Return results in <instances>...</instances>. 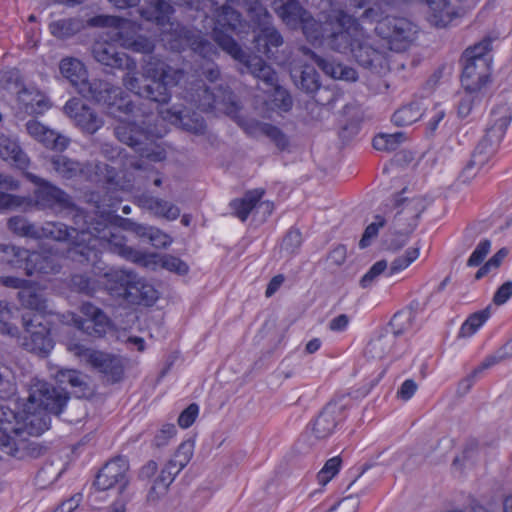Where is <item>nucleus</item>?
<instances>
[{"label": "nucleus", "mask_w": 512, "mask_h": 512, "mask_svg": "<svg viewBox=\"0 0 512 512\" xmlns=\"http://www.w3.org/2000/svg\"><path fill=\"white\" fill-rule=\"evenodd\" d=\"M42 316L26 313L22 316L25 329L22 346L39 355L48 354L53 348V341L48 328L41 322Z\"/></svg>", "instance_id": "2eb2a0df"}, {"label": "nucleus", "mask_w": 512, "mask_h": 512, "mask_svg": "<svg viewBox=\"0 0 512 512\" xmlns=\"http://www.w3.org/2000/svg\"><path fill=\"white\" fill-rule=\"evenodd\" d=\"M139 207L150 211L153 215L167 220H176L180 216V209L171 202L143 193L136 197Z\"/></svg>", "instance_id": "7c9ffc66"}, {"label": "nucleus", "mask_w": 512, "mask_h": 512, "mask_svg": "<svg viewBox=\"0 0 512 512\" xmlns=\"http://www.w3.org/2000/svg\"><path fill=\"white\" fill-rule=\"evenodd\" d=\"M37 234L39 239H51L55 241H68L73 239L72 244L75 242V236L78 231L74 228H69L61 222H46L42 226H38Z\"/></svg>", "instance_id": "c9c22d12"}, {"label": "nucleus", "mask_w": 512, "mask_h": 512, "mask_svg": "<svg viewBox=\"0 0 512 512\" xmlns=\"http://www.w3.org/2000/svg\"><path fill=\"white\" fill-rule=\"evenodd\" d=\"M81 23L72 18L61 19L50 23L49 29L53 36L65 39L75 35L81 29Z\"/></svg>", "instance_id": "09e8293b"}, {"label": "nucleus", "mask_w": 512, "mask_h": 512, "mask_svg": "<svg viewBox=\"0 0 512 512\" xmlns=\"http://www.w3.org/2000/svg\"><path fill=\"white\" fill-rule=\"evenodd\" d=\"M257 128L259 132L268 137L279 150L283 151L289 146L288 137L278 127L269 123H258Z\"/></svg>", "instance_id": "5fc2aeb1"}, {"label": "nucleus", "mask_w": 512, "mask_h": 512, "mask_svg": "<svg viewBox=\"0 0 512 512\" xmlns=\"http://www.w3.org/2000/svg\"><path fill=\"white\" fill-rule=\"evenodd\" d=\"M489 316V309H484L482 311L473 313L462 324L458 336L461 338H467L472 336L486 322Z\"/></svg>", "instance_id": "603ef678"}, {"label": "nucleus", "mask_w": 512, "mask_h": 512, "mask_svg": "<svg viewBox=\"0 0 512 512\" xmlns=\"http://www.w3.org/2000/svg\"><path fill=\"white\" fill-rule=\"evenodd\" d=\"M126 71L122 82L127 90L161 105L170 101L171 88L177 86L184 75L182 69L172 67L164 60L152 55L144 60L142 66L145 84H141L136 76V68Z\"/></svg>", "instance_id": "f257e3e1"}, {"label": "nucleus", "mask_w": 512, "mask_h": 512, "mask_svg": "<svg viewBox=\"0 0 512 512\" xmlns=\"http://www.w3.org/2000/svg\"><path fill=\"white\" fill-rule=\"evenodd\" d=\"M85 223L86 229L78 231L75 242L67 250V257L81 265L91 266L97 274L104 269L97 244L102 240V232L114 227L109 226L108 214H101L98 218L86 216Z\"/></svg>", "instance_id": "7ed1b4c3"}, {"label": "nucleus", "mask_w": 512, "mask_h": 512, "mask_svg": "<svg viewBox=\"0 0 512 512\" xmlns=\"http://www.w3.org/2000/svg\"><path fill=\"white\" fill-rule=\"evenodd\" d=\"M411 233L406 231H395L391 228V231L385 236L384 245L386 249L391 251H397L404 247L407 243Z\"/></svg>", "instance_id": "0e129e2a"}, {"label": "nucleus", "mask_w": 512, "mask_h": 512, "mask_svg": "<svg viewBox=\"0 0 512 512\" xmlns=\"http://www.w3.org/2000/svg\"><path fill=\"white\" fill-rule=\"evenodd\" d=\"M8 228L10 231L21 237H27L34 240L39 239L37 234L38 226L30 223L22 216H14L8 220Z\"/></svg>", "instance_id": "8fccbe9b"}, {"label": "nucleus", "mask_w": 512, "mask_h": 512, "mask_svg": "<svg viewBox=\"0 0 512 512\" xmlns=\"http://www.w3.org/2000/svg\"><path fill=\"white\" fill-rule=\"evenodd\" d=\"M254 3L248 8L250 20L259 28L271 25L272 16L268 10L258 3L257 0H253Z\"/></svg>", "instance_id": "4d7b16f0"}, {"label": "nucleus", "mask_w": 512, "mask_h": 512, "mask_svg": "<svg viewBox=\"0 0 512 512\" xmlns=\"http://www.w3.org/2000/svg\"><path fill=\"white\" fill-rule=\"evenodd\" d=\"M102 240L97 244L111 253L117 254L125 260L136 264L147 266L149 261L147 253L141 252L129 245L125 235L118 229L105 230L102 232Z\"/></svg>", "instance_id": "a211bd4d"}, {"label": "nucleus", "mask_w": 512, "mask_h": 512, "mask_svg": "<svg viewBox=\"0 0 512 512\" xmlns=\"http://www.w3.org/2000/svg\"><path fill=\"white\" fill-rule=\"evenodd\" d=\"M423 115L420 102H412L399 108L392 116V121L397 126H407L418 121Z\"/></svg>", "instance_id": "79ce46f5"}, {"label": "nucleus", "mask_w": 512, "mask_h": 512, "mask_svg": "<svg viewBox=\"0 0 512 512\" xmlns=\"http://www.w3.org/2000/svg\"><path fill=\"white\" fill-rule=\"evenodd\" d=\"M18 415L9 406L0 404V450L8 455H15L22 444L14 437Z\"/></svg>", "instance_id": "393cba45"}, {"label": "nucleus", "mask_w": 512, "mask_h": 512, "mask_svg": "<svg viewBox=\"0 0 512 512\" xmlns=\"http://www.w3.org/2000/svg\"><path fill=\"white\" fill-rule=\"evenodd\" d=\"M256 41L258 45L264 46L263 52L268 57H270L272 48H278L284 43L283 37L280 34V32L271 25L262 27L256 38Z\"/></svg>", "instance_id": "49530a36"}, {"label": "nucleus", "mask_w": 512, "mask_h": 512, "mask_svg": "<svg viewBox=\"0 0 512 512\" xmlns=\"http://www.w3.org/2000/svg\"><path fill=\"white\" fill-rule=\"evenodd\" d=\"M491 50V41L483 40L473 47L467 48L463 53V61L474 62L478 58L483 60H491L488 53Z\"/></svg>", "instance_id": "bf43d9fd"}, {"label": "nucleus", "mask_w": 512, "mask_h": 512, "mask_svg": "<svg viewBox=\"0 0 512 512\" xmlns=\"http://www.w3.org/2000/svg\"><path fill=\"white\" fill-rule=\"evenodd\" d=\"M395 340V335L385 330L368 343L365 354L371 359H383L392 352Z\"/></svg>", "instance_id": "e433bc0d"}, {"label": "nucleus", "mask_w": 512, "mask_h": 512, "mask_svg": "<svg viewBox=\"0 0 512 512\" xmlns=\"http://www.w3.org/2000/svg\"><path fill=\"white\" fill-rule=\"evenodd\" d=\"M84 98L103 105L107 114L114 118L128 116L134 111L132 100L124 93L122 88L101 79L88 80L82 85L80 93Z\"/></svg>", "instance_id": "20e7f679"}, {"label": "nucleus", "mask_w": 512, "mask_h": 512, "mask_svg": "<svg viewBox=\"0 0 512 512\" xmlns=\"http://www.w3.org/2000/svg\"><path fill=\"white\" fill-rule=\"evenodd\" d=\"M83 317L71 314V322L81 331L92 337H103L111 329L107 315L95 305L85 302L80 306Z\"/></svg>", "instance_id": "f3484780"}, {"label": "nucleus", "mask_w": 512, "mask_h": 512, "mask_svg": "<svg viewBox=\"0 0 512 512\" xmlns=\"http://www.w3.org/2000/svg\"><path fill=\"white\" fill-rule=\"evenodd\" d=\"M171 484L172 482L158 475L146 495V502L149 505H156L167 494Z\"/></svg>", "instance_id": "6e6d98bb"}, {"label": "nucleus", "mask_w": 512, "mask_h": 512, "mask_svg": "<svg viewBox=\"0 0 512 512\" xmlns=\"http://www.w3.org/2000/svg\"><path fill=\"white\" fill-rule=\"evenodd\" d=\"M54 270L51 259L39 252L28 253V258L24 266V272L27 276H32L36 273H50Z\"/></svg>", "instance_id": "37998d69"}, {"label": "nucleus", "mask_w": 512, "mask_h": 512, "mask_svg": "<svg viewBox=\"0 0 512 512\" xmlns=\"http://www.w3.org/2000/svg\"><path fill=\"white\" fill-rule=\"evenodd\" d=\"M114 135L141 157L154 162L166 157L165 151L155 144V134L135 122L120 121L114 128Z\"/></svg>", "instance_id": "0eeeda50"}, {"label": "nucleus", "mask_w": 512, "mask_h": 512, "mask_svg": "<svg viewBox=\"0 0 512 512\" xmlns=\"http://www.w3.org/2000/svg\"><path fill=\"white\" fill-rule=\"evenodd\" d=\"M60 72L80 93L83 84H86L87 71L83 63L72 57L64 58L60 62Z\"/></svg>", "instance_id": "72a5a7b5"}, {"label": "nucleus", "mask_w": 512, "mask_h": 512, "mask_svg": "<svg viewBox=\"0 0 512 512\" xmlns=\"http://www.w3.org/2000/svg\"><path fill=\"white\" fill-rule=\"evenodd\" d=\"M299 50L304 55L310 56L326 75L335 79H342L346 81H355L357 79V72L353 68L318 56L308 47L302 46L299 48Z\"/></svg>", "instance_id": "c756f323"}, {"label": "nucleus", "mask_w": 512, "mask_h": 512, "mask_svg": "<svg viewBox=\"0 0 512 512\" xmlns=\"http://www.w3.org/2000/svg\"><path fill=\"white\" fill-rule=\"evenodd\" d=\"M263 195L264 190L259 188L246 192L241 199L233 200L230 205L234 211V214L241 221H245Z\"/></svg>", "instance_id": "58836bf2"}, {"label": "nucleus", "mask_w": 512, "mask_h": 512, "mask_svg": "<svg viewBox=\"0 0 512 512\" xmlns=\"http://www.w3.org/2000/svg\"><path fill=\"white\" fill-rule=\"evenodd\" d=\"M376 33L390 44V49L404 50L415 38L416 26L406 18L386 17L375 27Z\"/></svg>", "instance_id": "ddd939ff"}, {"label": "nucleus", "mask_w": 512, "mask_h": 512, "mask_svg": "<svg viewBox=\"0 0 512 512\" xmlns=\"http://www.w3.org/2000/svg\"><path fill=\"white\" fill-rule=\"evenodd\" d=\"M50 418L43 410L29 405V402L23 405V410L18 415L15 436L22 437L24 434L29 436H39L49 428Z\"/></svg>", "instance_id": "6ab92c4d"}, {"label": "nucleus", "mask_w": 512, "mask_h": 512, "mask_svg": "<svg viewBox=\"0 0 512 512\" xmlns=\"http://www.w3.org/2000/svg\"><path fill=\"white\" fill-rule=\"evenodd\" d=\"M27 177L37 185L34 198L39 209L61 213L75 208L72 198L59 187L34 174H28Z\"/></svg>", "instance_id": "f8f14e48"}, {"label": "nucleus", "mask_w": 512, "mask_h": 512, "mask_svg": "<svg viewBox=\"0 0 512 512\" xmlns=\"http://www.w3.org/2000/svg\"><path fill=\"white\" fill-rule=\"evenodd\" d=\"M273 89H274V94H273L272 101H273L274 105L278 109H280L284 112H288L289 110H291L292 105H293V100H292L291 95L288 93V91L279 85H276V87H273Z\"/></svg>", "instance_id": "774afa93"}, {"label": "nucleus", "mask_w": 512, "mask_h": 512, "mask_svg": "<svg viewBox=\"0 0 512 512\" xmlns=\"http://www.w3.org/2000/svg\"><path fill=\"white\" fill-rule=\"evenodd\" d=\"M512 120V110L505 103L497 104L491 112V125L472 154V164L483 168L496 153L497 148Z\"/></svg>", "instance_id": "39448f33"}, {"label": "nucleus", "mask_w": 512, "mask_h": 512, "mask_svg": "<svg viewBox=\"0 0 512 512\" xmlns=\"http://www.w3.org/2000/svg\"><path fill=\"white\" fill-rule=\"evenodd\" d=\"M340 466V457H333L327 460L324 467L317 474L319 484L326 485L338 473Z\"/></svg>", "instance_id": "e2e57ef3"}, {"label": "nucleus", "mask_w": 512, "mask_h": 512, "mask_svg": "<svg viewBox=\"0 0 512 512\" xmlns=\"http://www.w3.org/2000/svg\"><path fill=\"white\" fill-rule=\"evenodd\" d=\"M105 276L120 286L119 295L131 304L149 306L158 299V292L153 285L133 271L118 269L105 273Z\"/></svg>", "instance_id": "6e6552de"}, {"label": "nucleus", "mask_w": 512, "mask_h": 512, "mask_svg": "<svg viewBox=\"0 0 512 512\" xmlns=\"http://www.w3.org/2000/svg\"><path fill=\"white\" fill-rule=\"evenodd\" d=\"M214 34L217 44L235 60L244 64L255 78L270 88L278 85L277 73L262 58L247 54L231 36L218 31H215Z\"/></svg>", "instance_id": "1a4fd4ad"}, {"label": "nucleus", "mask_w": 512, "mask_h": 512, "mask_svg": "<svg viewBox=\"0 0 512 512\" xmlns=\"http://www.w3.org/2000/svg\"><path fill=\"white\" fill-rule=\"evenodd\" d=\"M492 367V364L489 362L487 358L484 359V361L477 366L467 377L462 379L458 384L457 393L460 395L467 394L470 389L472 388L476 377L485 369H488Z\"/></svg>", "instance_id": "680f3d73"}, {"label": "nucleus", "mask_w": 512, "mask_h": 512, "mask_svg": "<svg viewBox=\"0 0 512 512\" xmlns=\"http://www.w3.org/2000/svg\"><path fill=\"white\" fill-rule=\"evenodd\" d=\"M406 139L403 132L379 134L373 139V147L379 151L391 152L396 150Z\"/></svg>", "instance_id": "864d4df0"}, {"label": "nucleus", "mask_w": 512, "mask_h": 512, "mask_svg": "<svg viewBox=\"0 0 512 512\" xmlns=\"http://www.w3.org/2000/svg\"><path fill=\"white\" fill-rule=\"evenodd\" d=\"M52 169L62 178L71 179L81 172V164L64 155L53 156L50 160Z\"/></svg>", "instance_id": "c03bdc74"}, {"label": "nucleus", "mask_w": 512, "mask_h": 512, "mask_svg": "<svg viewBox=\"0 0 512 512\" xmlns=\"http://www.w3.org/2000/svg\"><path fill=\"white\" fill-rule=\"evenodd\" d=\"M352 57L360 66L373 72L380 73L389 68L386 45L381 41L365 36L364 33L353 44Z\"/></svg>", "instance_id": "9b49d317"}, {"label": "nucleus", "mask_w": 512, "mask_h": 512, "mask_svg": "<svg viewBox=\"0 0 512 512\" xmlns=\"http://www.w3.org/2000/svg\"><path fill=\"white\" fill-rule=\"evenodd\" d=\"M111 39L118 42L122 47L130 49L134 52L149 54L154 50L153 42L144 37L137 36L135 38H123L121 32L115 31Z\"/></svg>", "instance_id": "a18cd8bd"}, {"label": "nucleus", "mask_w": 512, "mask_h": 512, "mask_svg": "<svg viewBox=\"0 0 512 512\" xmlns=\"http://www.w3.org/2000/svg\"><path fill=\"white\" fill-rule=\"evenodd\" d=\"M92 55L98 63L114 69L133 70L137 68L133 59L126 53L118 51L114 40L113 42L106 40L95 42L92 46Z\"/></svg>", "instance_id": "412c9836"}, {"label": "nucleus", "mask_w": 512, "mask_h": 512, "mask_svg": "<svg viewBox=\"0 0 512 512\" xmlns=\"http://www.w3.org/2000/svg\"><path fill=\"white\" fill-rule=\"evenodd\" d=\"M0 158L11 161L20 169H25L29 165V158L17 141L4 135H0Z\"/></svg>", "instance_id": "f704fd0d"}, {"label": "nucleus", "mask_w": 512, "mask_h": 512, "mask_svg": "<svg viewBox=\"0 0 512 512\" xmlns=\"http://www.w3.org/2000/svg\"><path fill=\"white\" fill-rule=\"evenodd\" d=\"M16 377L12 368L0 362V399H10L16 394Z\"/></svg>", "instance_id": "de8ad7c7"}, {"label": "nucleus", "mask_w": 512, "mask_h": 512, "mask_svg": "<svg viewBox=\"0 0 512 512\" xmlns=\"http://www.w3.org/2000/svg\"><path fill=\"white\" fill-rule=\"evenodd\" d=\"M128 470V461L122 457H117L104 465L97 474L94 484L99 490L103 491L118 485L119 491L122 493L129 483Z\"/></svg>", "instance_id": "aec40b11"}, {"label": "nucleus", "mask_w": 512, "mask_h": 512, "mask_svg": "<svg viewBox=\"0 0 512 512\" xmlns=\"http://www.w3.org/2000/svg\"><path fill=\"white\" fill-rule=\"evenodd\" d=\"M68 396L44 381H36L30 388L27 401L44 412L58 415L66 405Z\"/></svg>", "instance_id": "dca6fc26"}, {"label": "nucleus", "mask_w": 512, "mask_h": 512, "mask_svg": "<svg viewBox=\"0 0 512 512\" xmlns=\"http://www.w3.org/2000/svg\"><path fill=\"white\" fill-rule=\"evenodd\" d=\"M18 298L21 304L31 310L44 312L46 310V300L42 295L32 288L25 287L18 292Z\"/></svg>", "instance_id": "3c124183"}, {"label": "nucleus", "mask_w": 512, "mask_h": 512, "mask_svg": "<svg viewBox=\"0 0 512 512\" xmlns=\"http://www.w3.org/2000/svg\"><path fill=\"white\" fill-rule=\"evenodd\" d=\"M64 112L84 132L94 134L103 126V120L80 99H70L64 106Z\"/></svg>", "instance_id": "b1692460"}, {"label": "nucleus", "mask_w": 512, "mask_h": 512, "mask_svg": "<svg viewBox=\"0 0 512 512\" xmlns=\"http://www.w3.org/2000/svg\"><path fill=\"white\" fill-rule=\"evenodd\" d=\"M194 453V441L188 439L182 442L173 457L164 465L160 474L168 481L173 482L175 477L186 467Z\"/></svg>", "instance_id": "c85d7f7f"}, {"label": "nucleus", "mask_w": 512, "mask_h": 512, "mask_svg": "<svg viewBox=\"0 0 512 512\" xmlns=\"http://www.w3.org/2000/svg\"><path fill=\"white\" fill-rule=\"evenodd\" d=\"M344 406L338 401H330L319 413L312 425V432L318 439L330 436L338 423Z\"/></svg>", "instance_id": "cd10ccee"}, {"label": "nucleus", "mask_w": 512, "mask_h": 512, "mask_svg": "<svg viewBox=\"0 0 512 512\" xmlns=\"http://www.w3.org/2000/svg\"><path fill=\"white\" fill-rule=\"evenodd\" d=\"M187 98L202 111H217L235 118L240 110L237 97L229 88L217 86L211 89L201 81L194 85Z\"/></svg>", "instance_id": "423d86ee"}, {"label": "nucleus", "mask_w": 512, "mask_h": 512, "mask_svg": "<svg viewBox=\"0 0 512 512\" xmlns=\"http://www.w3.org/2000/svg\"><path fill=\"white\" fill-rule=\"evenodd\" d=\"M70 285L72 289L86 295H92L96 290V282L84 274L73 275Z\"/></svg>", "instance_id": "052dcab7"}, {"label": "nucleus", "mask_w": 512, "mask_h": 512, "mask_svg": "<svg viewBox=\"0 0 512 512\" xmlns=\"http://www.w3.org/2000/svg\"><path fill=\"white\" fill-rule=\"evenodd\" d=\"M163 119L170 121L175 125H179L183 130L203 135L207 126L204 118L197 112H184L175 106L161 112Z\"/></svg>", "instance_id": "a878e982"}, {"label": "nucleus", "mask_w": 512, "mask_h": 512, "mask_svg": "<svg viewBox=\"0 0 512 512\" xmlns=\"http://www.w3.org/2000/svg\"><path fill=\"white\" fill-rule=\"evenodd\" d=\"M277 14L288 27L296 29L301 26L304 35H307L309 38L318 37V31L315 33L309 32L310 26H317V21L296 0H288L283 3L277 8Z\"/></svg>", "instance_id": "5701e85b"}, {"label": "nucleus", "mask_w": 512, "mask_h": 512, "mask_svg": "<svg viewBox=\"0 0 512 512\" xmlns=\"http://www.w3.org/2000/svg\"><path fill=\"white\" fill-rule=\"evenodd\" d=\"M419 256V247H412L406 250L405 255L396 258L390 266V274L406 269Z\"/></svg>", "instance_id": "69168bd1"}, {"label": "nucleus", "mask_w": 512, "mask_h": 512, "mask_svg": "<svg viewBox=\"0 0 512 512\" xmlns=\"http://www.w3.org/2000/svg\"><path fill=\"white\" fill-rule=\"evenodd\" d=\"M387 267L388 264L386 260L377 261L361 278L360 286L362 288L371 287L375 280L387 269Z\"/></svg>", "instance_id": "338daca9"}, {"label": "nucleus", "mask_w": 512, "mask_h": 512, "mask_svg": "<svg viewBox=\"0 0 512 512\" xmlns=\"http://www.w3.org/2000/svg\"><path fill=\"white\" fill-rule=\"evenodd\" d=\"M174 8L166 0H150L149 8L139 9L142 18L155 21L160 26H168L163 30L173 49H183L189 46L194 52L204 58H210L216 54L214 45L203 38L199 33L193 32L178 22H171L170 16Z\"/></svg>", "instance_id": "f03ea898"}, {"label": "nucleus", "mask_w": 512, "mask_h": 512, "mask_svg": "<svg viewBox=\"0 0 512 512\" xmlns=\"http://www.w3.org/2000/svg\"><path fill=\"white\" fill-rule=\"evenodd\" d=\"M333 19L339 30L329 36L328 45L337 52L347 53L349 51L352 54L353 44L363 33L358 19L343 10L335 11Z\"/></svg>", "instance_id": "4468645a"}, {"label": "nucleus", "mask_w": 512, "mask_h": 512, "mask_svg": "<svg viewBox=\"0 0 512 512\" xmlns=\"http://www.w3.org/2000/svg\"><path fill=\"white\" fill-rule=\"evenodd\" d=\"M463 0H425L427 19L435 27L447 26L458 15V3Z\"/></svg>", "instance_id": "bb28decb"}, {"label": "nucleus", "mask_w": 512, "mask_h": 512, "mask_svg": "<svg viewBox=\"0 0 512 512\" xmlns=\"http://www.w3.org/2000/svg\"><path fill=\"white\" fill-rule=\"evenodd\" d=\"M405 189L397 194L392 200L389 212L395 211L392 216V229L395 231H406L412 233L417 226L418 219L422 212L425 210L426 205L422 198H407L403 197Z\"/></svg>", "instance_id": "9d476101"}, {"label": "nucleus", "mask_w": 512, "mask_h": 512, "mask_svg": "<svg viewBox=\"0 0 512 512\" xmlns=\"http://www.w3.org/2000/svg\"><path fill=\"white\" fill-rule=\"evenodd\" d=\"M415 318L416 312L411 307L397 312L389 322V333H393L396 338L409 332L414 326Z\"/></svg>", "instance_id": "ea45409f"}, {"label": "nucleus", "mask_w": 512, "mask_h": 512, "mask_svg": "<svg viewBox=\"0 0 512 512\" xmlns=\"http://www.w3.org/2000/svg\"><path fill=\"white\" fill-rule=\"evenodd\" d=\"M29 250L10 244H0V260L11 267L24 270Z\"/></svg>", "instance_id": "a19ab883"}, {"label": "nucleus", "mask_w": 512, "mask_h": 512, "mask_svg": "<svg viewBox=\"0 0 512 512\" xmlns=\"http://www.w3.org/2000/svg\"><path fill=\"white\" fill-rule=\"evenodd\" d=\"M38 142L42 143L49 149L63 151L67 148L69 139L54 130L47 128L45 134L42 135Z\"/></svg>", "instance_id": "13d9d810"}, {"label": "nucleus", "mask_w": 512, "mask_h": 512, "mask_svg": "<svg viewBox=\"0 0 512 512\" xmlns=\"http://www.w3.org/2000/svg\"><path fill=\"white\" fill-rule=\"evenodd\" d=\"M218 25L232 30L240 24L241 15L232 7L236 0H207Z\"/></svg>", "instance_id": "2f4dec72"}, {"label": "nucleus", "mask_w": 512, "mask_h": 512, "mask_svg": "<svg viewBox=\"0 0 512 512\" xmlns=\"http://www.w3.org/2000/svg\"><path fill=\"white\" fill-rule=\"evenodd\" d=\"M491 78V60L478 58L474 62H465L461 75V83L465 92H481Z\"/></svg>", "instance_id": "4be33fe9"}, {"label": "nucleus", "mask_w": 512, "mask_h": 512, "mask_svg": "<svg viewBox=\"0 0 512 512\" xmlns=\"http://www.w3.org/2000/svg\"><path fill=\"white\" fill-rule=\"evenodd\" d=\"M291 76L296 86L306 93H314L320 88L319 75L312 66L293 69Z\"/></svg>", "instance_id": "4c0bfd02"}, {"label": "nucleus", "mask_w": 512, "mask_h": 512, "mask_svg": "<svg viewBox=\"0 0 512 512\" xmlns=\"http://www.w3.org/2000/svg\"><path fill=\"white\" fill-rule=\"evenodd\" d=\"M17 100L29 114H41L49 108L48 98L35 87L23 86L17 92Z\"/></svg>", "instance_id": "473e14b6"}]
</instances>
